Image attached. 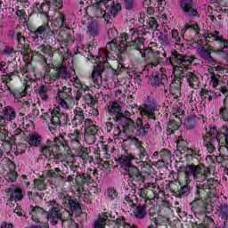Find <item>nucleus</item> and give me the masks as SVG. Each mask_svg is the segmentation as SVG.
I'll return each mask as SVG.
<instances>
[{
  "label": "nucleus",
  "instance_id": "obj_27",
  "mask_svg": "<svg viewBox=\"0 0 228 228\" xmlns=\"http://www.w3.org/2000/svg\"><path fill=\"white\" fill-rule=\"evenodd\" d=\"M181 77H175L174 80H172V83L170 84V89L169 92L173 95L174 99H177L179 95H181Z\"/></svg>",
  "mask_w": 228,
  "mask_h": 228
},
{
  "label": "nucleus",
  "instance_id": "obj_10",
  "mask_svg": "<svg viewBox=\"0 0 228 228\" xmlns=\"http://www.w3.org/2000/svg\"><path fill=\"white\" fill-rule=\"evenodd\" d=\"M180 77L181 79H183V77H185L191 88L197 89L199 88V85H200V75L195 70L181 72Z\"/></svg>",
  "mask_w": 228,
  "mask_h": 228
},
{
  "label": "nucleus",
  "instance_id": "obj_47",
  "mask_svg": "<svg viewBox=\"0 0 228 228\" xmlns=\"http://www.w3.org/2000/svg\"><path fill=\"white\" fill-rule=\"evenodd\" d=\"M59 37L61 42H65V44H72L74 42V37H72V35L67 30H61Z\"/></svg>",
  "mask_w": 228,
  "mask_h": 228
},
{
  "label": "nucleus",
  "instance_id": "obj_51",
  "mask_svg": "<svg viewBox=\"0 0 228 228\" xmlns=\"http://www.w3.org/2000/svg\"><path fill=\"white\" fill-rule=\"evenodd\" d=\"M123 8L126 10V12H134L136 8V0H122Z\"/></svg>",
  "mask_w": 228,
  "mask_h": 228
},
{
  "label": "nucleus",
  "instance_id": "obj_38",
  "mask_svg": "<svg viewBox=\"0 0 228 228\" xmlns=\"http://www.w3.org/2000/svg\"><path fill=\"white\" fill-rule=\"evenodd\" d=\"M193 60H195V57L189 56V55H178L177 56V65H183V67H188L189 65H191L193 63Z\"/></svg>",
  "mask_w": 228,
  "mask_h": 228
},
{
  "label": "nucleus",
  "instance_id": "obj_14",
  "mask_svg": "<svg viewBox=\"0 0 228 228\" xmlns=\"http://www.w3.org/2000/svg\"><path fill=\"white\" fill-rule=\"evenodd\" d=\"M180 8L189 17H197L199 12L193 7V0H181Z\"/></svg>",
  "mask_w": 228,
  "mask_h": 228
},
{
  "label": "nucleus",
  "instance_id": "obj_25",
  "mask_svg": "<svg viewBox=\"0 0 228 228\" xmlns=\"http://www.w3.org/2000/svg\"><path fill=\"white\" fill-rule=\"evenodd\" d=\"M84 128L86 134L95 136V134L99 133V126H97L94 120L90 118H86L84 120Z\"/></svg>",
  "mask_w": 228,
  "mask_h": 228
},
{
  "label": "nucleus",
  "instance_id": "obj_54",
  "mask_svg": "<svg viewBox=\"0 0 228 228\" xmlns=\"http://www.w3.org/2000/svg\"><path fill=\"white\" fill-rule=\"evenodd\" d=\"M72 199L69 194L65 192H59L57 196V200H60L64 208H67L69 201Z\"/></svg>",
  "mask_w": 228,
  "mask_h": 228
},
{
  "label": "nucleus",
  "instance_id": "obj_24",
  "mask_svg": "<svg viewBox=\"0 0 228 228\" xmlns=\"http://www.w3.org/2000/svg\"><path fill=\"white\" fill-rule=\"evenodd\" d=\"M35 52L37 53V54H40L41 53L43 54H45V60H53V47H51L50 45L36 44Z\"/></svg>",
  "mask_w": 228,
  "mask_h": 228
},
{
  "label": "nucleus",
  "instance_id": "obj_7",
  "mask_svg": "<svg viewBox=\"0 0 228 228\" xmlns=\"http://www.w3.org/2000/svg\"><path fill=\"white\" fill-rule=\"evenodd\" d=\"M33 40H47V38H54V31L51 29L49 25H41L36 30L31 31Z\"/></svg>",
  "mask_w": 228,
  "mask_h": 228
},
{
  "label": "nucleus",
  "instance_id": "obj_19",
  "mask_svg": "<svg viewBox=\"0 0 228 228\" xmlns=\"http://www.w3.org/2000/svg\"><path fill=\"white\" fill-rule=\"evenodd\" d=\"M134 159V157L129 153H127L126 151H124L118 159H115V161L121 165V167H126V170H129V167H134L131 165V162Z\"/></svg>",
  "mask_w": 228,
  "mask_h": 228
},
{
  "label": "nucleus",
  "instance_id": "obj_28",
  "mask_svg": "<svg viewBox=\"0 0 228 228\" xmlns=\"http://www.w3.org/2000/svg\"><path fill=\"white\" fill-rule=\"evenodd\" d=\"M110 218H115V216L108 212H103L102 215H99L98 219L94 222V228H105L106 222H108Z\"/></svg>",
  "mask_w": 228,
  "mask_h": 228
},
{
  "label": "nucleus",
  "instance_id": "obj_48",
  "mask_svg": "<svg viewBox=\"0 0 228 228\" xmlns=\"http://www.w3.org/2000/svg\"><path fill=\"white\" fill-rule=\"evenodd\" d=\"M124 204L128 206V208H136V204H138V198L136 195L126 196Z\"/></svg>",
  "mask_w": 228,
  "mask_h": 228
},
{
  "label": "nucleus",
  "instance_id": "obj_31",
  "mask_svg": "<svg viewBox=\"0 0 228 228\" xmlns=\"http://www.w3.org/2000/svg\"><path fill=\"white\" fill-rule=\"evenodd\" d=\"M75 181L77 184H86V183H92V168L87 169L86 173L77 175Z\"/></svg>",
  "mask_w": 228,
  "mask_h": 228
},
{
  "label": "nucleus",
  "instance_id": "obj_49",
  "mask_svg": "<svg viewBox=\"0 0 228 228\" xmlns=\"http://www.w3.org/2000/svg\"><path fill=\"white\" fill-rule=\"evenodd\" d=\"M34 188L38 190V191H44V190H47V183H45V178H39L34 180Z\"/></svg>",
  "mask_w": 228,
  "mask_h": 228
},
{
  "label": "nucleus",
  "instance_id": "obj_57",
  "mask_svg": "<svg viewBox=\"0 0 228 228\" xmlns=\"http://www.w3.org/2000/svg\"><path fill=\"white\" fill-rule=\"evenodd\" d=\"M39 13L43 15H46L49 13V10H51V4L48 2H43L39 7H37Z\"/></svg>",
  "mask_w": 228,
  "mask_h": 228
},
{
  "label": "nucleus",
  "instance_id": "obj_23",
  "mask_svg": "<svg viewBox=\"0 0 228 228\" xmlns=\"http://www.w3.org/2000/svg\"><path fill=\"white\" fill-rule=\"evenodd\" d=\"M65 208H67L69 211H65L64 213H69L71 216L76 215V216H77V215L81 213V203H79L76 198H70Z\"/></svg>",
  "mask_w": 228,
  "mask_h": 228
},
{
  "label": "nucleus",
  "instance_id": "obj_62",
  "mask_svg": "<svg viewBox=\"0 0 228 228\" xmlns=\"http://www.w3.org/2000/svg\"><path fill=\"white\" fill-rule=\"evenodd\" d=\"M209 85L212 88H216L220 85V75L209 77Z\"/></svg>",
  "mask_w": 228,
  "mask_h": 228
},
{
  "label": "nucleus",
  "instance_id": "obj_60",
  "mask_svg": "<svg viewBox=\"0 0 228 228\" xmlns=\"http://www.w3.org/2000/svg\"><path fill=\"white\" fill-rule=\"evenodd\" d=\"M200 95L202 97L203 102H211V101H213V97L207 89H201Z\"/></svg>",
  "mask_w": 228,
  "mask_h": 228
},
{
  "label": "nucleus",
  "instance_id": "obj_17",
  "mask_svg": "<svg viewBox=\"0 0 228 228\" xmlns=\"http://www.w3.org/2000/svg\"><path fill=\"white\" fill-rule=\"evenodd\" d=\"M64 215L65 212L61 213L58 208H51L48 211L47 218L52 224V225H57L60 220H61V222L63 221V217H65Z\"/></svg>",
  "mask_w": 228,
  "mask_h": 228
},
{
  "label": "nucleus",
  "instance_id": "obj_42",
  "mask_svg": "<svg viewBox=\"0 0 228 228\" xmlns=\"http://www.w3.org/2000/svg\"><path fill=\"white\" fill-rule=\"evenodd\" d=\"M24 199V191L20 187H16L9 199V202H13V200H22Z\"/></svg>",
  "mask_w": 228,
  "mask_h": 228
},
{
  "label": "nucleus",
  "instance_id": "obj_64",
  "mask_svg": "<svg viewBox=\"0 0 228 228\" xmlns=\"http://www.w3.org/2000/svg\"><path fill=\"white\" fill-rule=\"evenodd\" d=\"M221 140H224V142L228 145V126H223L221 127Z\"/></svg>",
  "mask_w": 228,
  "mask_h": 228
},
{
  "label": "nucleus",
  "instance_id": "obj_5",
  "mask_svg": "<svg viewBox=\"0 0 228 228\" xmlns=\"http://www.w3.org/2000/svg\"><path fill=\"white\" fill-rule=\"evenodd\" d=\"M110 0H100L93 4V13L96 19H104L106 24H111V16L106 12Z\"/></svg>",
  "mask_w": 228,
  "mask_h": 228
},
{
  "label": "nucleus",
  "instance_id": "obj_21",
  "mask_svg": "<svg viewBox=\"0 0 228 228\" xmlns=\"http://www.w3.org/2000/svg\"><path fill=\"white\" fill-rule=\"evenodd\" d=\"M122 38L124 40H127V47L130 49H135L136 51L142 52V47H144L145 39L143 37L130 39L129 36H123Z\"/></svg>",
  "mask_w": 228,
  "mask_h": 228
},
{
  "label": "nucleus",
  "instance_id": "obj_13",
  "mask_svg": "<svg viewBox=\"0 0 228 228\" xmlns=\"http://www.w3.org/2000/svg\"><path fill=\"white\" fill-rule=\"evenodd\" d=\"M207 38H214L215 42L220 44V49L216 51V53H224V49H228V39L220 35V31L215 30L213 33H208Z\"/></svg>",
  "mask_w": 228,
  "mask_h": 228
},
{
  "label": "nucleus",
  "instance_id": "obj_20",
  "mask_svg": "<svg viewBox=\"0 0 228 228\" xmlns=\"http://www.w3.org/2000/svg\"><path fill=\"white\" fill-rule=\"evenodd\" d=\"M107 111L109 115H114V120L117 122V118H118V115H120L122 111V105H120V102H109L107 104Z\"/></svg>",
  "mask_w": 228,
  "mask_h": 228
},
{
  "label": "nucleus",
  "instance_id": "obj_30",
  "mask_svg": "<svg viewBox=\"0 0 228 228\" xmlns=\"http://www.w3.org/2000/svg\"><path fill=\"white\" fill-rule=\"evenodd\" d=\"M17 117V112H15V109L12 108L11 106H7L4 109V117L0 116V121L8 120L12 122V120H15Z\"/></svg>",
  "mask_w": 228,
  "mask_h": 228
},
{
  "label": "nucleus",
  "instance_id": "obj_52",
  "mask_svg": "<svg viewBox=\"0 0 228 228\" xmlns=\"http://www.w3.org/2000/svg\"><path fill=\"white\" fill-rule=\"evenodd\" d=\"M197 120H199V118L196 116L191 115L188 117L184 122L187 129H194L195 126H197Z\"/></svg>",
  "mask_w": 228,
  "mask_h": 228
},
{
  "label": "nucleus",
  "instance_id": "obj_44",
  "mask_svg": "<svg viewBox=\"0 0 228 228\" xmlns=\"http://www.w3.org/2000/svg\"><path fill=\"white\" fill-rule=\"evenodd\" d=\"M72 94V88L63 86L62 89L58 90V97H66L67 101H74V97L70 95Z\"/></svg>",
  "mask_w": 228,
  "mask_h": 228
},
{
  "label": "nucleus",
  "instance_id": "obj_46",
  "mask_svg": "<svg viewBox=\"0 0 228 228\" xmlns=\"http://www.w3.org/2000/svg\"><path fill=\"white\" fill-rule=\"evenodd\" d=\"M217 213L224 222L228 220V205L227 204H221L217 206Z\"/></svg>",
  "mask_w": 228,
  "mask_h": 228
},
{
  "label": "nucleus",
  "instance_id": "obj_26",
  "mask_svg": "<svg viewBox=\"0 0 228 228\" xmlns=\"http://www.w3.org/2000/svg\"><path fill=\"white\" fill-rule=\"evenodd\" d=\"M73 113L75 116L72 119V124L77 127V126H81L85 122V110L81 107H76Z\"/></svg>",
  "mask_w": 228,
  "mask_h": 228
},
{
  "label": "nucleus",
  "instance_id": "obj_16",
  "mask_svg": "<svg viewBox=\"0 0 228 228\" xmlns=\"http://www.w3.org/2000/svg\"><path fill=\"white\" fill-rule=\"evenodd\" d=\"M198 54L201 60H204L206 63H208V65H216V60L213 58L211 55V51L207 49L204 46H200L198 48Z\"/></svg>",
  "mask_w": 228,
  "mask_h": 228
},
{
  "label": "nucleus",
  "instance_id": "obj_39",
  "mask_svg": "<svg viewBox=\"0 0 228 228\" xmlns=\"http://www.w3.org/2000/svg\"><path fill=\"white\" fill-rule=\"evenodd\" d=\"M173 117H175V119L170 118L167 124V129L170 134L174 133V131H177L181 126V119H179L175 114H173Z\"/></svg>",
  "mask_w": 228,
  "mask_h": 228
},
{
  "label": "nucleus",
  "instance_id": "obj_32",
  "mask_svg": "<svg viewBox=\"0 0 228 228\" xmlns=\"http://www.w3.org/2000/svg\"><path fill=\"white\" fill-rule=\"evenodd\" d=\"M28 143L30 147H40V145H42V135L37 133L29 134L28 136Z\"/></svg>",
  "mask_w": 228,
  "mask_h": 228
},
{
  "label": "nucleus",
  "instance_id": "obj_36",
  "mask_svg": "<svg viewBox=\"0 0 228 228\" xmlns=\"http://www.w3.org/2000/svg\"><path fill=\"white\" fill-rule=\"evenodd\" d=\"M53 90V87L51 86H40L37 94L40 97L41 101H44L45 102H47L49 101V92Z\"/></svg>",
  "mask_w": 228,
  "mask_h": 228
},
{
  "label": "nucleus",
  "instance_id": "obj_37",
  "mask_svg": "<svg viewBox=\"0 0 228 228\" xmlns=\"http://www.w3.org/2000/svg\"><path fill=\"white\" fill-rule=\"evenodd\" d=\"M86 34L88 37H92L93 38H95V37L99 36V24L95 21H92L88 24L86 28Z\"/></svg>",
  "mask_w": 228,
  "mask_h": 228
},
{
  "label": "nucleus",
  "instance_id": "obj_58",
  "mask_svg": "<svg viewBox=\"0 0 228 228\" xmlns=\"http://www.w3.org/2000/svg\"><path fill=\"white\" fill-rule=\"evenodd\" d=\"M19 175L16 173L15 170H11L4 175V179L5 181H7V183H15Z\"/></svg>",
  "mask_w": 228,
  "mask_h": 228
},
{
  "label": "nucleus",
  "instance_id": "obj_1",
  "mask_svg": "<svg viewBox=\"0 0 228 228\" xmlns=\"http://www.w3.org/2000/svg\"><path fill=\"white\" fill-rule=\"evenodd\" d=\"M106 51L108 52L107 55L103 57L102 61L96 63V65H94L91 75V78L94 82V86H97L98 88L102 85V81L101 80L102 78V72H104L106 69L105 67H108L109 65L108 58L110 51H111L112 53H117V51H118V46L115 42H110L106 45Z\"/></svg>",
  "mask_w": 228,
  "mask_h": 228
},
{
  "label": "nucleus",
  "instance_id": "obj_61",
  "mask_svg": "<svg viewBox=\"0 0 228 228\" xmlns=\"http://www.w3.org/2000/svg\"><path fill=\"white\" fill-rule=\"evenodd\" d=\"M84 99L87 106H91V107L95 106V104L97 103V100L94 98V96H92V94H86L84 96Z\"/></svg>",
  "mask_w": 228,
  "mask_h": 228
},
{
  "label": "nucleus",
  "instance_id": "obj_12",
  "mask_svg": "<svg viewBox=\"0 0 228 228\" xmlns=\"http://www.w3.org/2000/svg\"><path fill=\"white\" fill-rule=\"evenodd\" d=\"M17 49L23 56L29 54L31 53V48H29V40L22 33L17 32L16 34Z\"/></svg>",
  "mask_w": 228,
  "mask_h": 228
},
{
  "label": "nucleus",
  "instance_id": "obj_8",
  "mask_svg": "<svg viewBox=\"0 0 228 228\" xmlns=\"http://www.w3.org/2000/svg\"><path fill=\"white\" fill-rule=\"evenodd\" d=\"M149 129H151V125L149 123L143 126V120L142 118H137L135 122H134L133 128H127L125 132L126 134H130V133H135L137 136H147V133H149Z\"/></svg>",
  "mask_w": 228,
  "mask_h": 228
},
{
  "label": "nucleus",
  "instance_id": "obj_15",
  "mask_svg": "<svg viewBox=\"0 0 228 228\" xmlns=\"http://www.w3.org/2000/svg\"><path fill=\"white\" fill-rule=\"evenodd\" d=\"M220 143H224V142L219 141L216 137L203 136V145L209 154H213L216 151V147L220 146Z\"/></svg>",
  "mask_w": 228,
  "mask_h": 228
},
{
  "label": "nucleus",
  "instance_id": "obj_34",
  "mask_svg": "<svg viewBox=\"0 0 228 228\" xmlns=\"http://www.w3.org/2000/svg\"><path fill=\"white\" fill-rule=\"evenodd\" d=\"M65 215H67V216L62 218L63 228H79V224L72 220V214L69 212H65Z\"/></svg>",
  "mask_w": 228,
  "mask_h": 228
},
{
  "label": "nucleus",
  "instance_id": "obj_41",
  "mask_svg": "<svg viewBox=\"0 0 228 228\" xmlns=\"http://www.w3.org/2000/svg\"><path fill=\"white\" fill-rule=\"evenodd\" d=\"M76 155L78 158H81L84 161V163H86V161H92V157H89L88 155V150L85 147H79L76 150Z\"/></svg>",
  "mask_w": 228,
  "mask_h": 228
},
{
  "label": "nucleus",
  "instance_id": "obj_35",
  "mask_svg": "<svg viewBox=\"0 0 228 228\" xmlns=\"http://www.w3.org/2000/svg\"><path fill=\"white\" fill-rule=\"evenodd\" d=\"M55 143V147L59 149L60 152H67L69 151V145L67 144V141L63 138V135H60L59 137H55L53 139Z\"/></svg>",
  "mask_w": 228,
  "mask_h": 228
},
{
  "label": "nucleus",
  "instance_id": "obj_56",
  "mask_svg": "<svg viewBox=\"0 0 228 228\" xmlns=\"http://www.w3.org/2000/svg\"><path fill=\"white\" fill-rule=\"evenodd\" d=\"M123 37H128L130 40H134L140 37V31L136 28H132L129 29L127 34H124Z\"/></svg>",
  "mask_w": 228,
  "mask_h": 228
},
{
  "label": "nucleus",
  "instance_id": "obj_2",
  "mask_svg": "<svg viewBox=\"0 0 228 228\" xmlns=\"http://www.w3.org/2000/svg\"><path fill=\"white\" fill-rule=\"evenodd\" d=\"M185 178L190 179L191 175L196 183H204L211 175V169L206 167L203 165H187L185 167Z\"/></svg>",
  "mask_w": 228,
  "mask_h": 228
},
{
  "label": "nucleus",
  "instance_id": "obj_40",
  "mask_svg": "<svg viewBox=\"0 0 228 228\" xmlns=\"http://www.w3.org/2000/svg\"><path fill=\"white\" fill-rule=\"evenodd\" d=\"M205 186H207V188L210 193L215 195V193L216 191V188H218V186H220V182H218V180H216L215 178H209L207 180Z\"/></svg>",
  "mask_w": 228,
  "mask_h": 228
},
{
  "label": "nucleus",
  "instance_id": "obj_29",
  "mask_svg": "<svg viewBox=\"0 0 228 228\" xmlns=\"http://www.w3.org/2000/svg\"><path fill=\"white\" fill-rule=\"evenodd\" d=\"M196 196L198 200H202V199H206V197H211V192L205 183H200L196 185Z\"/></svg>",
  "mask_w": 228,
  "mask_h": 228
},
{
  "label": "nucleus",
  "instance_id": "obj_11",
  "mask_svg": "<svg viewBox=\"0 0 228 228\" xmlns=\"http://www.w3.org/2000/svg\"><path fill=\"white\" fill-rule=\"evenodd\" d=\"M131 112H129L128 110H125L124 112H120L119 114H118V118H117V124H118V126H122L124 132L126 133L129 127V129H133V126H134V120L131 118Z\"/></svg>",
  "mask_w": 228,
  "mask_h": 228
},
{
  "label": "nucleus",
  "instance_id": "obj_18",
  "mask_svg": "<svg viewBox=\"0 0 228 228\" xmlns=\"http://www.w3.org/2000/svg\"><path fill=\"white\" fill-rule=\"evenodd\" d=\"M154 111H158V103L156 101L147 98L145 103L141 107L142 115H152Z\"/></svg>",
  "mask_w": 228,
  "mask_h": 228
},
{
  "label": "nucleus",
  "instance_id": "obj_50",
  "mask_svg": "<svg viewBox=\"0 0 228 228\" xmlns=\"http://www.w3.org/2000/svg\"><path fill=\"white\" fill-rule=\"evenodd\" d=\"M203 136H208V138L214 137L216 138V140L224 142V140H222V128H220V131L218 132L216 127H212L210 128L209 133Z\"/></svg>",
  "mask_w": 228,
  "mask_h": 228
},
{
  "label": "nucleus",
  "instance_id": "obj_9",
  "mask_svg": "<svg viewBox=\"0 0 228 228\" xmlns=\"http://www.w3.org/2000/svg\"><path fill=\"white\" fill-rule=\"evenodd\" d=\"M129 181L134 186V188H140L142 184L145 183V177L140 172V169L136 167H129L127 169Z\"/></svg>",
  "mask_w": 228,
  "mask_h": 228
},
{
  "label": "nucleus",
  "instance_id": "obj_45",
  "mask_svg": "<svg viewBox=\"0 0 228 228\" xmlns=\"http://www.w3.org/2000/svg\"><path fill=\"white\" fill-rule=\"evenodd\" d=\"M107 8H109V13L110 15H117L118 12L122 11V4L120 3L110 2Z\"/></svg>",
  "mask_w": 228,
  "mask_h": 228
},
{
  "label": "nucleus",
  "instance_id": "obj_3",
  "mask_svg": "<svg viewBox=\"0 0 228 228\" xmlns=\"http://www.w3.org/2000/svg\"><path fill=\"white\" fill-rule=\"evenodd\" d=\"M72 72H74V69L67 67H61L59 69H53L50 74L45 75L44 81L47 85H51V83H56L59 79H70Z\"/></svg>",
  "mask_w": 228,
  "mask_h": 228
},
{
  "label": "nucleus",
  "instance_id": "obj_63",
  "mask_svg": "<svg viewBox=\"0 0 228 228\" xmlns=\"http://www.w3.org/2000/svg\"><path fill=\"white\" fill-rule=\"evenodd\" d=\"M65 20H67V19H65V14L61 12H59L58 16L56 18V21L58 23L59 28H61V26H67Z\"/></svg>",
  "mask_w": 228,
  "mask_h": 228
},
{
  "label": "nucleus",
  "instance_id": "obj_53",
  "mask_svg": "<svg viewBox=\"0 0 228 228\" xmlns=\"http://www.w3.org/2000/svg\"><path fill=\"white\" fill-rule=\"evenodd\" d=\"M24 5L20 4L18 5V10L16 11V15L19 17L20 20H23V22L28 21V14H26V11L24 9Z\"/></svg>",
  "mask_w": 228,
  "mask_h": 228
},
{
  "label": "nucleus",
  "instance_id": "obj_6",
  "mask_svg": "<svg viewBox=\"0 0 228 228\" xmlns=\"http://www.w3.org/2000/svg\"><path fill=\"white\" fill-rule=\"evenodd\" d=\"M151 86L159 94H167L168 92V77L167 74L158 73L152 75Z\"/></svg>",
  "mask_w": 228,
  "mask_h": 228
},
{
  "label": "nucleus",
  "instance_id": "obj_4",
  "mask_svg": "<svg viewBox=\"0 0 228 228\" xmlns=\"http://www.w3.org/2000/svg\"><path fill=\"white\" fill-rule=\"evenodd\" d=\"M69 122V115L61 112L60 108L56 107L51 112V123L49 124L50 131H54L56 127H61V126H67Z\"/></svg>",
  "mask_w": 228,
  "mask_h": 228
},
{
  "label": "nucleus",
  "instance_id": "obj_43",
  "mask_svg": "<svg viewBox=\"0 0 228 228\" xmlns=\"http://www.w3.org/2000/svg\"><path fill=\"white\" fill-rule=\"evenodd\" d=\"M40 152L45 158H51L54 156V148L51 144H45L41 146Z\"/></svg>",
  "mask_w": 228,
  "mask_h": 228
},
{
  "label": "nucleus",
  "instance_id": "obj_55",
  "mask_svg": "<svg viewBox=\"0 0 228 228\" xmlns=\"http://www.w3.org/2000/svg\"><path fill=\"white\" fill-rule=\"evenodd\" d=\"M226 99H224V104L219 110V115L224 122H228V106L225 104Z\"/></svg>",
  "mask_w": 228,
  "mask_h": 228
},
{
  "label": "nucleus",
  "instance_id": "obj_22",
  "mask_svg": "<svg viewBox=\"0 0 228 228\" xmlns=\"http://www.w3.org/2000/svg\"><path fill=\"white\" fill-rule=\"evenodd\" d=\"M142 58H144V61L147 63H156L157 65H159V57L154 53V51H152V48H146L143 50V52H140Z\"/></svg>",
  "mask_w": 228,
  "mask_h": 228
},
{
  "label": "nucleus",
  "instance_id": "obj_33",
  "mask_svg": "<svg viewBox=\"0 0 228 228\" xmlns=\"http://www.w3.org/2000/svg\"><path fill=\"white\" fill-rule=\"evenodd\" d=\"M134 216L138 220H143L145 216H147V204L143 205H137L136 208L134 209Z\"/></svg>",
  "mask_w": 228,
  "mask_h": 228
},
{
  "label": "nucleus",
  "instance_id": "obj_59",
  "mask_svg": "<svg viewBox=\"0 0 228 228\" xmlns=\"http://www.w3.org/2000/svg\"><path fill=\"white\" fill-rule=\"evenodd\" d=\"M191 191V189L188 185H183L176 191L178 197H188Z\"/></svg>",
  "mask_w": 228,
  "mask_h": 228
}]
</instances>
